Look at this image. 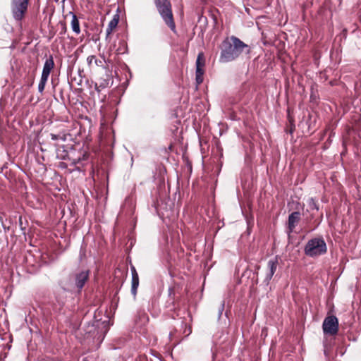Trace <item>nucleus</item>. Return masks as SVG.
I'll return each instance as SVG.
<instances>
[{"mask_svg": "<svg viewBox=\"0 0 361 361\" xmlns=\"http://www.w3.org/2000/svg\"><path fill=\"white\" fill-rule=\"evenodd\" d=\"M204 68H196V82L200 85L203 81Z\"/></svg>", "mask_w": 361, "mask_h": 361, "instance_id": "obj_14", "label": "nucleus"}, {"mask_svg": "<svg viewBox=\"0 0 361 361\" xmlns=\"http://www.w3.org/2000/svg\"><path fill=\"white\" fill-rule=\"evenodd\" d=\"M154 2L164 21L172 31H175L176 25L173 21L170 1L169 0H154Z\"/></svg>", "mask_w": 361, "mask_h": 361, "instance_id": "obj_2", "label": "nucleus"}, {"mask_svg": "<svg viewBox=\"0 0 361 361\" xmlns=\"http://www.w3.org/2000/svg\"><path fill=\"white\" fill-rule=\"evenodd\" d=\"M71 27L74 32L79 34L80 32L79 21L75 15H73L71 20Z\"/></svg>", "mask_w": 361, "mask_h": 361, "instance_id": "obj_13", "label": "nucleus"}, {"mask_svg": "<svg viewBox=\"0 0 361 361\" xmlns=\"http://www.w3.org/2000/svg\"><path fill=\"white\" fill-rule=\"evenodd\" d=\"M29 0H12L11 11L13 18L20 20L27 11Z\"/></svg>", "mask_w": 361, "mask_h": 361, "instance_id": "obj_4", "label": "nucleus"}, {"mask_svg": "<svg viewBox=\"0 0 361 361\" xmlns=\"http://www.w3.org/2000/svg\"><path fill=\"white\" fill-rule=\"evenodd\" d=\"M88 276H89L88 271H82L75 274V283L76 286L79 289H81L84 286L85 282L87 281V280L88 279Z\"/></svg>", "mask_w": 361, "mask_h": 361, "instance_id": "obj_7", "label": "nucleus"}, {"mask_svg": "<svg viewBox=\"0 0 361 361\" xmlns=\"http://www.w3.org/2000/svg\"><path fill=\"white\" fill-rule=\"evenodd\" d=\"M99 326H96L94 324L91 326H86L84 329L85 339H89L92 338L94 340L96 339L98 341H101L103 339L104 334H105L107 331L106 326H103L102 328H106L104 332H100L99 331Z\"/></svg>", "mask_w": 361, "mask_h": 361, "instance_id": "obj_6", "label": "nucleus"}, {"mask_svg": "<svg viewBox=\"0 0 361 361\" xmlns=\"http://www.w3.org/2000/svg\"><path fill=\"white\" fill-rule=\"evenodd\" d=\"M322 329L325 334H336L338 331V319L334 315L326 317L323 322Z\"/></svg>", "mask_w": 361, "mask_h": 361, "instance_id": "obj_5", "label": "nucleus"}, {"mask_svg": "<svg viewBox=\"0 0 361 361\" xmlns=\"http://www.w3.org/2000/svg\"><path fill=\"white\" fill-rule=\"evenodd\" d=\"M307 206L310 208V209L318 210V207L317 206L316 202L313 198H309L307 201Z\"/></svg>", "mask_w": 361, "mask_h": 361, "instance_id": "obj_16", "label": "nucleus"}, {"mask_svg": "<svg viewBox=\"0 0 361 361\" xmlns=\"http://www.w3.org/2000/svg\"><path fill=\"white\" fill-rule=\"evenodd\" d=\"M132 273V288L131 292L132 294L135 295L137 293V289L139 286V276L134 267L131 268Z\"/></svg>", "mask_w": 361, "mask_h": 361, "instance_id": "obj_10", "label": "nucleus"}, {"mask_svg": "<svg viewBox=\"0 0 361 361\" xmlns=\"http://www.w3.org/2000/svg\"><path fill=\"white\" fill-rule=\"evenodd\" d=\"M250 47L236 37L232 36L223 41L221 46L219 61L228 63L234 61L242 54H249Z\"/></svg>", "mask_w": 361, "mask_h": 361, "instance_id": "obj_1", "label": "nucleus"}, {"mask_svg": "<svg viewBox=\"0 0 361 361\" xmlns=\"http://www.w3.org/2000/svg\"><path fill=\"white\" fill-rule=\"evenodd\" d=\"M300 213L298 212H293L288 217V228L289 231L292 232L295 227L296 224L300 220Z\"/></svg>", "mask_w": 361, "mask_h": 361, "instance_id": "obj_9", "label": "nucleus"}, {"mask_svg": "<svg viewBox=\"0 0 361 361\" xmlns=\"http://www.w3.org/2000/svg\"><path fill=\"white\" fill-rule=\"evenodd\" d=\"M87 61L89 65H91L93 62L97 63V59L94 56H89L87 59Z\"/></svg>", "mask_w": 361, "mask_h": 361, "instance_id": "obj_18", "label": "nucleus"}, {"mask_svg": "<svg viewBox=\"0 0 361 361\" xmlns=\"http://www.w3.org/2000/svg\"><path fill=\"white\" fill-rule=\"evenodd\" d=\"M205 61L202 53H199L196 60V68H204Z\"/></svg>", "mask_w": 361, "mask_h": 361, "instance_id": "obj_15", "label": "nucleus"}, {"mask_svg": "<svg viewBox=\"0 0 361 361\" xmlns=\"http://www.w3.org/2000/svg\"><path fill=\"white\" fill-rule=\"evenodd\" d=\"M326 245L322 238H313L310 240L305 247V252L307 256L314 257L326 253Z\"/></svg>", "mask_w": 361, "mask_h": 361, "instance_id": "obj_3", "label": "nucleus"}, {"mask_svg": "<svg viewBox=\"0 0 361 361\" xmlns=\"http://www.w3.org/2000/svg\"><path fill=\"white\" fill-rule=\"evenodd\" d=\"M277 264H278V262L276 260H269L268 262V267L269 269V271L266 276L267 281H269L272 278L273 275L274 274V273L276 270Z\"/></svg>", "mask_w": 361, "mask_h": 361, "instance_id": "obj_11", "label": "nucleus"}, {"mask_svg": "<svg viewBox=\"0 0 361 361\" xmlns=\"http://www.w3.org/2000/svg\"><path fill=\"white\" fill-rule=\"evenodd\" d=\"M54 63L53 58L52 56H50L44 62L41 77L48 79L51 70L54 68Z\"/></svg>", "mask_w": 361, "mask_h": 361, "instance_id": "obj_8", "label": "nucleus"}, {"mask_svg": "<svg viewBox=\"0 0 361 361\" xmlns=\"http://www.w3.org/2000/svg\"><path fill=\"white\" fill-rule=\"evenodd\" d=\"M118 20H119L118 15H115L114 16V18L110 20V22L109 23L108 27L106 28L107 35H109L112 32L113 30L116 27V26L118 25Z\"/></svg>", "mask_w": 361, "mask_h": 361, "instance_id": "obj_12", "label": "nucleus"}, {"mask_svg": "<svg viewBox=\"0 0 361 361\" xmlns=\"http://www.w3.org/2000/svg\"><path fill=\"white\" fill-rule=\"evenodd\" d=\"M47 80L48 79L41 77L40 82L38 85V90L39 92H42L44 91Z\"/></svg>", "mask_w": 361, "mask_h": 361, "instance_id": "obj_17", "label": "nucleus"}]
</instances>
